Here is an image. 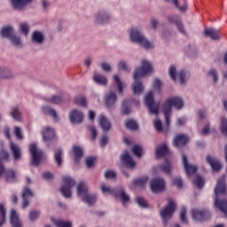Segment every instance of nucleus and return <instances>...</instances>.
<instances>
[{
  "instance_id": "nucleus-1",
  "label": "nucleus",
  "mask_w": 227,
  "mask_h": 227,
  "mask_svg": "<svg viewBox=\"0 0 227 227\" xmlns=\"http://www.w3.org/2000/svg\"><path fill=\"white\" fill-rule=\"evenodd\" d=\"M141 65L142 67L137 68L133 73L135 82L131 84V88L135 95L143 93V90H145V88L143 87L141 79H143V77L145 75H148V74H152V70H153L152 64L146 59H142Z\"/></svg>"
},
{
  "instance_id": "nucleus-2",
  "label": "nucleus",
  "mask_w": 227,
  "mask_h": 227,
  "mask_svg": "<svg viewBox=\"0 0 227 227\" xmlns=\"http://www.w3.org/2000/svg\"><path fill=\"white\" fill-rule=\"evenodd\" d=\"M226 176H223L217 182V185L215 188V207L219 208L221 212H223L224 215H227V200H220L219 198L226 196Z\"/></svg>"
},
{
  "instance_id": "nucleus-3",
  "label": "nucleus",
  "mask_w": 227,
  "mask_h": 227,
  "mask_svg": "<svg viewBox=\"0 0 227 227\" xmlns=\"http://www.w3.org/2000/svg\"><path fill=\"white\" fill-rule=\"evenodd\" d=\"M171 107H176L177 110L184 107V100L179 97L168 98L162 105V111L165 116V125L169 127V118H171Z\"/></svg>"
},
{
  "instance_id": "nucleus-4",
  "label": "nucleus",
  "mask_w": 227,
  "mask_h": 227,
  "mask_svg": "<svg viewBox=\"0 0 227 227\" xmlns=\"http://www.w3.org/2000/svg\"><path fill=\"white\" fill-rule=\"evenodd\" d=\"M129 42H131V43H137L138 45H140V47H144V49L153 48V43L148 41V39H146L141 29L137 27L130 29Z\"/></svg>"
},
{
  "instance_id": "nucleus-5",
  "label": "nucleus",
  "mask_w": 227,
  "mask_h": 227,
  "mask_svg": "<svg viewBox=\"0 0 227 227\" xmlns=\"http://www.w3.org/2000/svg\"><path fill=\"white\" fill-rule=\"evenodd\" d=\"M77 194L83 203L89 207L97 203V194L88 192V185L84 183H79L76 185Z\"/></svg>"
},
{
  "instance_id": "nucleus-6",
  "label": "nucleus",
  "mask_w": 227,
  "mask_h": 227,
  "mask_svg": "<svg viewBox=\"0 0 227 227\" xmlns=\"http://www.w3.org/2000/svg\"><path fill=\"white\" fill-rule=\"evenodd\" d=\"M100 189H101L103 194H114V196L116 198H120V200L124 207H125V205H127V203H129V201L130 200V198L125 192V191H123V189H121L118 192V190H116L115 188H109L105 184H102L100 185Z\"/></svg>"
},
{
  "instance_id": "nucleus-7",
  "label": "nucleus",
  "mask_w": 227,
  "mask_h": 227,
  "mask_svg": "<svg viewBox=\"0 0 227 227\" xmlns=\"http://www.w3.org/2000/svg\"><path fill=\"white\" fill-rule=\"evenodd\" d=\"M93 20L99 26H106L113 22V16L106 9H101L93 14Z\"/></svg>"
},
{
  "instance_id": "nucleus-8",
  "label": "nucleus",
  "mask_w": 227,
  "mask_h": 227,
  "mask_svg": "<svg viewBox=\"0 0 227 227\" xmlns=\"http://www.w3.org/2000/svg\"><path fill=\"white\" fill-rule=\"evenodd\" d=\"M62 182L64 185L59 189L61 194L64 198H72V189L75 185V180L71 176H64Z\"/></svg>"
},
{
  "instance_id": "nucleus-9",
  "label": "nucleus",
  "mask_w": 227,
  "mask_h": 227,
  "mask_svg": "<svg viewBox=\"0 0 227 227\" xmlns=\"http://www.w3.org/2000/svg\"><path fill=\"white\" fill-rule=\"evenodd\" d=\"M175 208H176V204L175 201L169 200L168 205L160 209V214L164 224H168V221H169L173 214H175Z\"/></svg>"
},
{
  "instance_id": "nucleus-10",
  "label": "nucleus",
  "mask_w": 227,
  "mask_h": 227,
  "mask_svg": "<svg viewBox=\"0 0 227 227\" xmlns=\"http://www.w3.org/2000/svg\"><path fill=\"white\" fill-rule=\"evenodd\" d=\"M169 77L174 82L176 81L179 84H185V77H187V73L185 70H181L176 72V67L175 66H170L168 68Z\"/></svg>"
},
{
  "instance_id": "nucleus-11",
  "label": "nucleus",
  "mask_w": 227,
  "mask_h": 227,
  "mask_svg": "<svg viewBox=\"0 0 227 227\" xmlns=\"http://www.w3.org/2000/svg\"><path fill=\"white\" fill-rule=\"evenodd\" d=\"M145 104L150 113V114H159L160 102L153 100V93L149 92L145 97Z\"/></svg>"
},
{
  "instance_id": "nucleus-12",
  "label": "nucleus",
  "mask_w": 227,
  "mask_h": 227,
  "mask_svg": "<svg viewBox=\"0 0 227 227\" xmlns=\"http://www.w3.org/2000/svg\"><path fill=\"white\" fill-rule=\"evenodd\" d=\"M29 152L31 155L30 164L32 166L38 167L40 165V162H42V157L43 155V152H42L40 149H37L36 145L35 144L30 145Z\"/></svg>"
},
{
  "instance_id": "nucleus-13",
  "label": "nucleus",
  "mask_w": 227,
  "mask_h": 227,
  "mask_svg": "<svg viewBox=\"0 0 227 227\" xmlns=\"http://www.w3.org/2000/svg\"><path fill=\"white\" fill-rule=\"evenodd\" d=\"M192 217L196 223H200L201 221H207L210 217V212L207 210L192 209Z\"/></svg>"
},
{
  "instance_id": "nucleus-14",
  "label": "nucleus",
  "mask_w": 227,
  "mask_h": 227,
  "mask_svg": "<svg viewBox=\"0 0 227 227\" xmlns=\"http://www.w3.org/2000/svg\"><path fill=\"white\" fill-rule=\"evenodd\" d=\"M150 187L153 192H160L166 187V182L162 178H153L150 182Z\"/></svg>"
},
{
  "instance_id": "nucleus-15",
  "label": "nucleus",
  "mask_w": 227,
  "mask_h": 227,
  "mask_svg": "<svg viewBox=\"0 0 227 227\" xmlns=\"http://www.w3.org/2000/svg\"><path fill=\"white\" fill-rule=\"evenodd\" d=\"M168 22H170V24H175V26L177 27L181 35H184V36L187 35L185 28H184V24L182 23V20L178 15H169L168 17Z\"/></svg>"
},
{
  "instance_id": "nucleus-16",
  "label": "nucleus",
  "mask_w": 227,
  "mask_h": 227,
  "mask_svg": "<svg viewBox=\"0 0 227 227\" xmlns=\"http://www.w3.org/2000/svg\"><path fill=\"white\" fill-rule=\"evenodd\" d=\"M68 116L71 123L74 124L82 123V120H84V115L82 114V112L77 109L71 110Z\"/></svg>"
},
{
  "instance_id": "nucleus-17",
  "label": "nucleus",
  "mask_w": 227,
  "mask_h": 227,
  "mask_svg": "<svg viewBox=\"0 0 227 227\" xmlns=\"http://www.w3.org/2000/svg\"><path fill=\"white\" fill-rule=\"evenodd\" d=\"M42 136L44 143H50L56 138V131L51 127L43 128Z\"/></svg>"
},
{
  "instance_id": "nucleus-18",
  "label": "nucleus",
  "mask_w": 227,
  "mask_h": 227,
  "mask_svg": "<svg viewBox=\"0 0 227 227\" xmlns=\"http://www.w3.org/2000/svg\"><path fill=\"white\" fill-rule=\"evenodd\" d=\"M121 160L126 168L132 169L136 166V161L130 157L129 151H124L121 155Z\"/></svg>"
},
{
  "instance_id": "nucleus-19",
  "label": "nucleus",
  "mask_w": 227,
  "mask_h": 227,
  "mask_svg": "<svg viewBox=\"0 0 227 227\" xmlns=\"http://www.w3.org/2000/svg\"><path fill=\"white\" fill-rule=\"evenodd\" d=\"M182 159L183 166L184 168L187 176H192V175H194V173L198 171V167L189 164V162H187V156H185V154L182 155Z\"/></svg>"
},
{
  "instance_id": "nucleus-20",
  "label": "nucleus",
  "mask_w": 227,
  "mask_h": 227,
  "mask_svg": "<svg viewBox=\"0 0 227 227\" xmlns=\"http://www.w3.org/2000/svg\"><path fill=\"white\" fill-rule=\"evenodd\" d=\"M187 143H189V137L186 135H184V134L177 135L174 138V146H176V148H180L187 145Z\"/></svg>"
},
{
  "instance_id": "nucleus-21",
  "label": "nucleus",
  "mask_w": 227,
  "mask_h": 227,
  "mask_svg": "<svg viewBox=\"0 0 227 227\" xmlns=\"http://www.w3.org/2000/svg\"><path fill=\"white\" fill-rule=\"evenodd\" d=\"M22 198H23L22 208H27V207H29L28 200L33 198V192L29 190V188L27 187L24 188L22 192Z\"/></svg>"
},
{
  "instance_id": "nucleus-22",
  "label": "nucleus",
  "mask_w": 227,
  "mask_h": 227,
  "mask_svg": "<svg viewBox=\"0 0 227 227\" xmlns=\"http://www.w3.org/2000/svg\"><path fill=\"white\" fill-rule=\"evenodd\" d=\"M10 148L14 160H20L22 157V153H20V147L11 141Z\"/></svg>"
},
{
  "instance_id": "nucleus-23",
  "label": "nucleus",
  "mask_w": 227,
  "mask_h": 227,
  "mask_svg": "<svg viewBox=\"0 0 227 227\" xmlns=\"http://www.w3.org/2000/svg\"><path fill=\"white\" fill-rule=\"evenodd\" d=\"M206 160L208 162L214 171H220L223 168L221 161H219L217 159L212 158V156H207Z\"/></svg>"
},
{
  "instance_id": "nucleus-24",
  "label": "nucleus",
  "mask_w": 227,
  "mask_h": 227,
  "mask_svg": "<svg viewBox=\"0 0 227 227\" xmlns=\"http://www.w3.org/2000/svg\"><path fill=\"white\" fill-rule=\"evenodd\" d=\"M204 34L205 36H208L212 40H219V38H221L219 30H215V28H205Z\"/></svg>"
},
{
  "instance_id": "nucleus-25",
  "label": "nucleus",
  "mask_w": 227,
  "mask_h": 227,
  "mask_svg": "<svg viewBox=\"0 0 227 227\" xmlns=\"http://www.w3.org/2000/svg\"><path fill=\"white\" fill-rule=\"evenodd\" d=\"M99 125L104 132L111 130V122L104 114L99 115Z\"/></svg>"
},
{
  "instance_id": "nucleus-26",
  "label": "nucleus",
  "mask_w": 227,
  "mask_h": 227,
  "mask_svg": "<svg viewBox=\"0 0 227 227\" xmlns=\"http://www.w3.org/2000/svg\"><path fill=\"white\" fill-rule=\"evenodd\" d=\"M157 159H160L169 153L168 146L165 144L158 145L155 150Z\"/></svg>"
},
{
  "instance_id": "nucleus-27",
  "label": "nucleus",
  "mask_w": 227,
  "mask_h": 227,
  "mask_svg": "<svg viewBox=\"0 0 227 227\" xmlns=\"http://www.w3.org/2000/svg\"><path fill=\"white\" fill-rule=\"evenodd\" d=\"M105 102L107 107H111L112 106H114V104L116 103V93H114V91H109L105 96Z\"/></svg>"
},
{
  "instance_id": "nucleus-28",
  "label": "nucleus",
  "mask_w": 227,
  "mask_h": 227,
  "mask_svg": "<svg viewBox=\"0 0 227 227\" xmlns=\"http://www.w3.org/2000/svg\"><path fill=\"white\" fill-rule=\"evenodd\" d=\"M146 182H148V176L136 179L130 184L129 189H136V187H145V185H146Z\"/></svg>"
},
{
  "instance_id": "nucleus-29",
  "label": "nucleus",
  "mask_w": 227,
  "mask_h": 227,
  "mask_svg": "<svg viewBox=\"0 0 227 227\" xmlns=\"http://www.w3.org/2000/svg\"><path fill=\"white\" fill-rule=\"evenodd\" d=\"M33 0H11V3L15 10H21L26 4H29Z\"/></svg>"
},
{
  "instance_id": "nucleus-30",
  "label": "nucleus",
  "mask_w": 227,
  "mask_h": 227,
  "mask_svg": "<svg viewBox=\"0 0 227 227\" xmlns=\"http://www.w3.org/2000/svg\"><path fill=\"white\" fill-rule=\"evenodd\" d=\"M10 221L12 227H20V221H19V216L15 209L11 210Z\"/></svg>"
},
{
  "instance_id": "nucleus-31",
  "label": "nucleus",
  "mask_w": 227,
  "mask_h": 227,
  "mask_svg": "<svg viewBox=\"0 0 227 227\" xmlns=\"http://www.w3.org/2000/svg\"><path fill=\"white\" fill-rule=\"evenodd\" d=\"M1 36L3 38H12L13 35V27L11 26L4 27L0 32Z\"/></svg>"
},
{
  "instance_id": "nucleus-32",
  "label": "nucleus",
  "mask_w": 227,
  "mask_h": 227,
  "mask_svg": "<svg viewBox=\"0 0 227 227\" xmlns=\"http://www.w3.org/2000/svg\"><path fill=\"white\" fill-rule=\"evenodd\" d=\"M93 81L94 82H97V84H100L101 86H106L107 84V79L106 78V76L100 74H94Z\"/></svg>"
},
{
  "instance_id": "nucleus-33",
  "label": "nucleus",
  "mask_w": 227,
  "mask_h": 227,
  "mask_svg": "<svg viewBox=\"0 0 227 227\" xmlns=\"http://www.w3.org/2000/svg\"><path fill=\"white\" fill-rule=\"evenodd\" d=\"M43 114H47L48 116H51L54 120V121H58V114H56V110L49 107V106H44L43 107Z\"/></svg>"
},
{
  "instance_id": "nucleus-34",
  "label": "nucleus",
  "mask_w": 227,
  "mask_h": 227,
  "mask_svg": "<svg viewBox=\"0 0 227 227\" xmlns=\"http://www.w3.org/2000/svg\"><path fill=\"white\" fill-rule=\"evenodd\" d=\"M43 38H44L43 34L40 31H35L32 35V42L34 43H37V44L43 43Z\"/></svg>"
},
{
  "instance_id": "nucleus-35",
  "label": "nucleus",
  "mask_w": 227,
  "mask_h": 227,
  "mask_svg": "<svg viewBox=\"0 0 227 227\" xmlns=\"http://www.w3.org/2000/svg\"><path fill=\"white\" fill-rule=\"evenodd\" d=\"M4 176L6 180V182H13L15 180V171L12 170V169H7L4 170Z\"/></svg>"
},
{
  "instance_id": "nucleus-36",
  "label": "nucleus",
  "mask_w": 227,
  "mask_h": 227,
  "mask_svg": "<svg viewBox=\"0 0 227 227\" xmlns=\"http://www.w3.org/2000/svg\"><path fill=\"white\" fill-rule=\"evenodd\" d=\"M193 184L197 189H203V185H205V178L197 175L193 180Z\"/></svg>"
},
{
  "instance_id": "nucleus-37",
  "label": "nucleus",
  "mask_w": 227,
  "mask_h": 227,
  "mask_svg": "<svg viewBox=\"0 0 227 227\" xmlns=\"http://www.w3.org/2000/svg\"><path fill=\"white\" fill-rule=\"evenodd\" d=\"M158 168L162 171V173L169 175V173L171 172V162H169V160H165L163 164Z\"/></svg>"
},
{
  "instance_id": "nucleus-38",
  "label": "nucleus",
  "mask_w": 227,
  "mask_h": 227,
  "mask_svg": "<svg viewBox=\"0 0 227 227\" xmlns=\"http://www.w3.org/2000/svg\"><path fill=\"white\" fill-rule=\"evenodd\" d=\"M114 82L117 86L118 93H123L125 84L122 83L121 80H120V77L117 74L114 75Z\"/></svg>"
},
{
  "instance_id": "nucleus-39",
  "label": "nucleus",
  "mask_w": 227,
  "mask_h": 227,
  "mask_svg": "<svg viewBox=\"0 0 227 227\" xmlns=\"http://www.w3.org/2000/svg\"><path fill=\"white\" fill-rule=\"evenodd\" d=\"M207 75L210 79H212V81H213V82H215H215H217L219 81V73L214 68L209 70Z\"/></svg>"
},
{
  "instance_id": "nucleus-40",
  "label": "nucleus",
  "mask_w": 227,
  "mask_h": 227,
  "mask_svg": "<svg viewBox=\"0 0 227 227\" xmlns=\"http://www.w3.org/2000/svg\"><path fill=\"white\" fill-rule=\"evenodd\" d=\"M54 224L57 227H72L73 226L72 222L63 221V220H60V219L55 220Z\"/></svg>"
},
{
  "instance_id": "nucleus-41",
  "label": "nucleus",
  "mask_w": 227,
  "mask_h": 227,
  "mask_svg": "<svg viewBox=\"0 0 227 227\" xmlns=\"http://www.w3.org/2000/svg\"><path fill=\"white\" fill-rule=\"evenodd\" d=\"M73 153L74 155V160L82 158V148L79 147V145L73 146Z\"/></svg>"
},
{
  "instance_id": "nucleus-42",
  "label": "nucleus",
  "mask_w": 227,
  "mask_h": 227,
  "mask_svg": "<svg viewBox=\"0 0 227 227\" xmlns=\"http://www.w3.org/2000/svg\"><path fill=\"white\" fill-rule=\"evenodd\" d=\"M11 116L15 120V121H20V112L19 108L12 107L10 112Z\"/></svg>"
},
{
  "instance_id": "nucleus-43",
  "label": "nucleus",
  "mask_w": 227,
  "mask_h": 227,
  "mask_svg": "<svg viewBox=\"0 0 227 227\" xmlns=\"http://www.w3.org/2000/svg\"><path fill=\"white\" fill-rule=\"evenodd\" d=\"M4 223H6V209L3 204H0V226H3Z\"/></svg>"
},
{
  "instance_id": "nucleus-44",
  "label": "nucleus",
  "mask_w": 227,
  "mask_h": 227,
  "mask_svg": "<svg viewBox=\"0 0 227 227\" xmlns=\"http://www.w3.org/2000/svg\"><path fill=\"white\" fill-rule=\"evenodd\" d=\"M74 103L76 106H81L82 107H86L88 106V103L86 102V98L78 96L74 98Z\"/></svg>"
},
{
  "instance_id": "nucleus-45",
  "label": "nucleus",
  "mask_w": 227,
  "mask_h": 227,
  "mask_svg": "<svg viewBox=\"0 0 227 227\" xmlns=\"http://www.w3.org/2000/svg\"><path fill=\"white\" fill-rule=\"evenodd\" d=\"M132 108L130 107V101H122V112L124 114H130Z\"/></svg>"
},
{
  "instance_id": "nucleus-46",
  "label": "nucleus",
  "mask_w": 227,
  "mask_h": 227,
  "mask_svg": "<svg viewBox=\"0 0 227 227\" xmlns=\"http://www.w3.org/2000/svg\"><path fill=\"white\" fill-rule=\"evenodd\" d=\"M126 129H129V130H137V122L134 120H129L125 122Z\"/></svg>"
},
{
  "instance_id": "nucleus-47",
  "label": "nucleus",
  "mask_w": 227,
  "mask_h": 227,
  "mask_svg": "<svg viewBox=\"0 0 227 227\" xmlns=\"http://www.w3.org/2000/svg\"><path fill=\"white\" fill-rule=\"evenodd\" d=\"M61 155H63V152L60 149L55 152L54 159L58 166H61V162H63Z\"/></svg>"
},
{
  "instance_id": "nucleus-48",
  "label": "nucleus",
  "mask_w": 227,
  "mask_h": 227,
  "mask_svg": "<svg viewBox=\"0 0 227 227\" xmlns=\"http://www.w3.org/2000/svg\"><path fill=\"white\" fill-rule=\"evenodd\" d=\"M132 152L137 157H143V147L135 145L132 146Z\"/></svg>"
},
{
  "instance_id": "nucleus-49",
  "label": "nucleus",
  "mask_w": 227,
  "mask_h": 227,
  "mask_svg": "<svg viewBox=\"0 0 227 227\" xmlns=\"http://www.w3.org/2000/svg\"><path fill=\"white\" fill-rule=\"evenodd\" d=\"M12 44L16 47H22V42L20 41V37H18L15 35H12V37L9 38Z\"/></svg>"
},
{
  "instance_id": "nucleus-50",
  "label": "nucleus",
  "mask_w": 227,
  "mask_h": 227,
  "mask_svg": "<svg viewBox=\"0 0 227 227\" xmlns=\"http://www.w3.org/2000/svg\"><path fill=\"white\" fill-rule=\"evenodd\" d=\"M221 132L223 136H225L227 137V119H226V117H223L222 119Z\"/></svg>"
},
{
  "instance_id": "nucleus-51",
  "label": "nucleus",
  "mask_w": 227,
  "mask_h": 227,
  "mask_svg": "<svg viewBox=\"0 0 227 227\" xmlns=\"http://www.w3.org/2000/svg\"><path fill=\"white\" fill-rule=\"evenodd\" d=\"M4 74V67H0V79H13V74H10L6 72V75H3Z\"/></svg>"
},
{
  "instance_id": "nucleus-52",
  "label": "nucleus",
  "mask_w": 227,
  "mask_h": 227,
  "mask_svg": "<svg viewBox=\"0 0 227 227\" xmlns=\"http://www.w3.org/2000/svg\"><path fill=\"white\" fill-rule=\"evenodd\" d=\"M162 85V82L159 79H155L153 83V88L154 91H157L158 93H160V86Z\"/></svg>"
},
{
  "instance_id": "nucleus-53",
  "label": "nucleus",
  "mask_w": 227,
  "mask_h": 227,
  "mask_svg": "<svg viewBox=\"0 0 227 227\" xmlns=\"http://www.w3.org/2000/svg\"><path fill=\"white\" fill-rule=\"evenodd\" d=\"M137 203L139 207H142V208H146V207H148V202L143 197H137Z\"/></svg>"
},
{
  "instance_id": "nucleus-54",
  "label": "nucleus",
  "mask_w": 227,
  "mask_h": 227,
  "mask_svg": "<svg viewBox=\"0 0 227 227\" xmlns=\"http://www.w3.org/2000/svg\"><path fill=\"white\" fill-rule=\"evenodd\" d=\"M118 70H123L124 72H129V66H127V62L124 60H121L118 63Z\"/></svg>"
},
{
  "instance_id": "nucleus-55",
  "label": "nucleus",
  "mask_w": 227,
  "mask_h": 227,
  "mask_svg": "<svg viewBox=\"0 0 227 227\" xmlns=\"http://www.w3.org/2000/svg\"><path fill=\"white\" fill-rule=\"evenodd\" d=\"M20 30L21 33H24V35H27L29 33V26H27V23L26 22L20 23Z\"/></svg>"
},
{
  "instance_id": "nucleus-56",
  "label": "nucleus",
  "mask_w": 227,
  "mask_h": 227,
  "mask_svg": "<svg viewBox=\"0 0 227 227\" xmlns=\"http://www.w3.org/2000/svg\"><path fill=\"white\" fill-rule=\"evenodd\" d=\"M50 102L51 104H61V102H63V98H61L60 96H52L50 98Z\"/></svg>"
},
{
  "instance_id": "nucleus-57",
  "label": "nucleus",
  "mask_w": 227,
  "mask_h": 227,
  "mask_svg": "<svg viewBox=\"0 0 227 227\" xmlns=\"http://www.w3.org/2000/svg\"><path fill=\"white\" fill-rule=\"evenodd\" d=\"M40 215V212L38 211H30L28 214V219L30 221H35L38 219V216Z\"/></svg>"
},
{
  "instance_id": "nucleus-58",
  "label": "nucleus",
  "mask_w": 227,
  "mask_h": 227,
  "mask_svg": "<svg viewBox=\"0 0 227 227\" xmlns=\"http://www.w3.org/2000/svg\"><path fill=\"white\" fill-rule=\"evenodd\" d=\"M187 214V211L185 210V207H183L180 212V221L181 223H187V217H185V215Z\"/></svg>"
},
{
  "instance_id": "nucleus-59",
  "label": "nucleus",
  "mask_w": 227,
  "mask_h": 227,
  "mask_svg": "<svg viewBox=\"0 0 227 227\" xmlns=\"http://www.w3.org/2000/svg\"><path fill=\"white\" fill-rule=\"evenodd\" d=\"M153 123L157 132H162V121L160 120H155Z\"/></svg>"
},
{
  "instance_id": "nucleus-60",
  "label": "nucleus",
  "mask_w": 227,
  "mask_h": 227,
  "mask_svg": "<svg viewBox=\"0 0 227 227\" xmlns=\"http://www.w3.org/2000/svg\"><path fill=\"white\" fill-rule=\"evenodd\" d=\"M173 184L178 187V189H182L183 187V183H182V178L180 177H176L173 179Z\"/></svg>"
},
{
  "instance_id": "nucleus-61",
  "label": "nucleus",
  "mask_w": 227,
  "mask_h": 227,
  "mask_svg": "<svg viewBox=\"0 0 227 227\" xmlns=\"http://www.w3.org/2000/svg\"><path fill=\"white\" fill-rule=\"evenodd\" d=\"M87 168H92L93 164H95V157H89L85 160Z\"/></svg>"
},
{
  "instance_id": "nucleus-62",
  "label": "nucleus",
  "mask_w": 227,
  "mask_h": 227,
  "mask_svg": "<svg viewBox=\"0 0 227 227\" xmlns=\"http://www.w3.org/2000/svg\"><path fill=\"white\" fill-rule=\"evenodd\" d=\"M14 134L17 137V139H23L22 133H20V128L14 127Z\"/></svg>"
},
{
  "instance_id": "nucleus-63",
  "label": "nucleus",
  "mask_w": 227,
  "mask_h": 227,
  "mask_svg": "<svg viewBox=\"0 0 227 227\" xmlns=\"http://www.w3.org/2000/svg\"><path fill=\"white\" fill-rule=\"evenodd\" d=\"M106 178H114L116 176V173L113 170H106L105 172Z\"/></svg>"
},
{
  "instance_id": "nucleus-64",
  "label": "nucleus",
  "mask_w": 227,
  "mask_h": 227,
  "mask_svg": "<svg viewBox=\"0 0 227 227\" xmlns=\"http://www.w3.org/2000/svg\"><path fill=\"white\" fill-rule=\"evenodd\" d=\"M91 134V139L97 138V129H95L93 126L89 127Z\"/></svg>"
}]
</instances>
